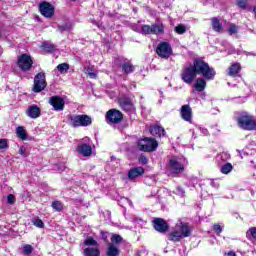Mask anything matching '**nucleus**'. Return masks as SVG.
I'll return each mask as SVG.
<instances>
[{"mask_svg": "<svg viewBox=\"0 0 256 256\" xmlns=\"http://www.w3.org/2000/svg\"><path fill=\"white\" fill-rule=\"evenodd\" d=\"M150 133L153 137H163L165 135V129L161 126H154L150 129Z\"/></svg>", "mask_w": 256, "mask_h": 256, "instance_id": "nucleus-22", "label": "nucleus"}, {"mask_svg": "<svg viewBox=\"0 0 256 256\" xmlns=\"http://www.w3.org/2000/svg\"><path fill=\"white\" fill-rule=\"evenodd\" d=\"M201 131L202 135H209V131L206 128H199Z\"/></svg>", "mask_w": 256, "mask_h": 256, "instance_id": "nucleus-49", "label": "nucleus"}, {"mask_svg": "<svg viewBox=\"0 0 256 256\" xmlns=\"http://www.w3.org/2000/svg\"><path fill=\"white\" fill-rule=\"evenodd\" d=\"M175 193H176V195L183 197V195H185V190L182 187H177L175 190Z\"/></svg>", "mask_w": 256, "mask_h": 256, "instance_id": "nucleus-41", "label": "nucleus"}, {"mask_svg": "<svg viewBox=\"0 0 256 256\" xmlns=\"http://www.w3.org/2000/svg\"><path fill=\"white\" fill-rule=\"evenodd\" d=\"M70 1H73V2H75V1H77V0H70Z\"/></svg>", "mask_w": 256, "mask_h": 256, "instance_id": "nucleus-57", "label": "nucleus"}, {"mask_svg": "<svg viewBox=\"0 0 256 256\" xmlns=\"http://www.w3.org/2000/svg\"><path fill=\"white\" fill-rule=\"evenodd\" d=\"M42 48L44 49V51H46L47 53H53V51H55V45L51 44V43H47L44 42L42 44Z\"/></svg>", "mask_w": 256, "mask_h": 256, "instance_id": "nucleus-32", "label": "nucleus"}, {"mask_svg": "<svg viewBox=\"0 0 256 256\" xmlns=\"http://www.w3.org/2000/svg\"><path fill=\"white\" fill-rule=\"evenodd\" d=\"M213 230L215 231V233H217L219 235L221 233V231H223V228H221V225L216 224L213 226Z\"/></svg>", "mask_w": 256, "mask_h": 256, "instance_id": "nucleus-46", "label": "nucleus"}, {"mask_svg": "<svg viewBox=\"0 0 256 256\" xmlns=\"http://www.w3.org/2000/svg\"><path fill=\"white\" fill-rule=\"evenodd\" d=\"M156 53L162 59H169V57H171V53H173V50L171 49V45H169V43L162 42L158 45Z\"/></svg>", "mask_w": 256, "mask_h": 256, "instance_id": "nucleus-7", "label": "nucleus"}, {"mask_svg": "<svg viewBox=\"0 0 256 256\" xmlns=\"http://www.w3.org/2000/svg\"><path fill=\"white\" fill-rule=\"evenodd\" d=\"M119 105L123 111H126L127 113H133L135 111V106L133 105V102L131 100L124 98L120 99Z\"/></svg>", "mask_w": 256, "mask_h": 256, "instance_id": "nucleus-15", "label": "nucleus"}, {"mask_svg": "<svg viewBox=\"0 0 256 256\" xmlns=\"http://www.w3.org/2000/svg\"><path fill=\"white\" fill-rule=\"evenodd\" d=\"M52 207L56 211H62L63 210V204H61V202H53Z\"/></svg>", "mask_w": 256, "mask_h": 256, "instance_id": "nucleus-37", "label": "nucleus"}, {"mask_svg": "<svg viewBox=\"0 0 256 256\" xmlns=\"http://www.w3.org/2000/svg\"><path fill=\"white\" fill-rule=\"evenodd\" d=\"M163 24H153L152 25V34L159 35V33H163Z\"/></svg>", "mask_w": 256, "mask_h": 256, "instance_id": "nucleus-29", "label": "nucleus"}, {"mask_svg": "<svg viewBox=\"0 0 256 256\" xmlns=\"http://www.w3.org/2000/svg\"><path fill=\"white\" fill-rule=\"evenodd\" d=\"M145 174V169L143 167H135L129 170L128 179H137V177H141V175Z\"/></svg>", "mask_w": 256, "mask_h": 256, "instance_id": "nucleus-16", "label": "nucleus"}, {"mask_svg": "<svg viewBox=\"0 0 256 256\" xmlns=\"http://www.w3.org/2000/svg\"><path fill=\"white\" fill-rule=\"evenodd\" d=\"M154 229L156 231H159V233H165L167 229H169V226L167 225V222L161 218H156L153 220Z\"/></svg>", "mask_w": 256, "mask_h": 256, "instance_id": "nucleus-13", "label": "nucleus"}, {"mask_svg": "<svg viewBox=\"0 0 256 256\" xmlns=\"http://www.w3.org/2000/svg\"><path fill=\"white\" fill-rule=\"evenodd\" d=\"M23 255H31L33 253V246L31 244H24L22 246Z\"/></svg>", "mask_w": 256, "mask_h": 256, "instance_id": "nucleus-31", "label": "nucleus"}, {"mask_svg": "<svg viewBox=\"0 0 256 256\" xmlns=\"http://www.w3.org/2000/svg\"><path fill=\"white\" fill-rule=\"evenodd\" d=\"M106 119L109 123H121L123 121V113L117 109H110L106 113Z\"/></svg>", "mask_w": 256, "mask_h": 256, "instance_id": "nucleus-10", "label": "nucleus"}, {"mask_svg": "<svg viewBox=\"0 0 256 256\" xmlns=\"http://www.w3.org/2000/svg\"><path fill=\"white\" fill-rule=\"evenodd\" d=\"M84 245H87L88 247H97V245H99V244L97 243V240H95L91 237H88L85 239Z\"/></svg>", "mask_w": 256, "mask_h": 256, "instance_id": "nucleus-33", "label": "nucleus"}, {"mask_svg": "<svg viewBox=\"0 0 256 256\" xmlns=\"http://www.w3.org/2000/svg\"><path fill=\"white\" fill-rule=\"evenodd\" d=\"M237 5L240 9H246L247 8V0H238Z\"/></svg>", "mask_w": 256, "mask_h": 256, "instance_id": "nucleus-40", "label": "nucleus"}, {"mask_svg": "<svg viewBox=\"0 0 256 256\" xmlns=\"http://www.w3.org/2000/svg\"><path fill=\"white\" fill-rule=\"evenodd\" d=\"M159 147V143L153 138H144L138 141V148L140 151L151 153Z\"/></svg>", "mask_w": 256, "mask_h": 256, "instance_id": "nucleus-4", "label": "nucleus"}, {"mask_svg": "<svg viewBox=\"0 0 256 256\" xmlns=\"http://www.w3.org/2000/svg\"><path fill=\"white\" fill-rule=\"evenodd\" d=\"M223 175H229L233 171V165L231 163H226L220 168Z\"/></svg>", "mask_w": 256, "mask_h": 256, "instance_id": "nucleus-28", "label": "nucleus"}, {"mask_svg": "<svg viewBox=\"0 0 256 256\" xmlns=\"http://www.w3.org/2000/svg\"><path fill=\"white\" fill-rule=\"evenodd\" d=\"M84 255L85 256H99L101 255V252L99 251V248H86L84 249Z\"/></svg>", "mask_w": 256, "mask_h": 256, "instance_id": "nucleus-26", "label": "nucleus"}, {"mask_svg": "<svg viewBox=\"0 0 256 256\" xmlns=\"http://www.w3.org/2000/svg\"><path fill=\"white\" fill-rule=\"evenodd\" d=\"M84 141H86V142L89 141V138H84Z\"/></svg>", "mask_w": 256, "mask_h": 256, "instance_id": "nucleus-55", "label": "nucleus"}, {"mask_svg": "<svg viewBox=\"0 0 256 256\" xmlns=\"http://www.w3.org/2000/svg\"><path fill=\"white\" fill-rule=\"evenodd\" d=\"M7 203H9V205H13L15 203V196L13 194L8 195Z\"/></svg>", "mask_w": 256, "mask_h": 256, "instance_id": "nucleus-42", "label": "nucleus"}, {"mask_svg": "<svg viewBox=\"0 0 256 256\" xmlns=\"http://www.w3.org/2000/svg\"><path fill=\"white\" fill-rule=\"evenodd\" d=\"M47 87V81L45 80V73H38L34 78V93H41Z\"/></svg>", "mask_w": 256, "mask_h": 256, "instance_id": "nucleus-6", "label": "nucleus"}, {"mask_svg": "<svg viewBox=\"0 0 256 256\" xmlns=\"http://www.w3.org/2000/svg\"><path fill=\"white\" fill-rule=\"evenodd\" d=\"M91 123V117H89L88 115L72 116L70 121V125L72 127H89Z\"/></svg>", "mask_w": 256, "mask_h": 256, "instance_id": "nucleus-5", "label": "nucleus"}, {"mask_svg": "<svg viewBox=\"0 0 256 256\" xmlns=\"http://www.w3.org/2000/svg\"><path fill=\"white\" fill-rule=\"evenodd\" d=\"M58 71H60L61 73H63V71H65V63H62L60 65L57 66Z\"/></svg>", "mask_w": 256, "mask_h": 256, "instance_id": "nucleus-48", "label": "nucleus"}, {"mask_svg": "<svg viewBox=\"0 0 256 256\" xmlns=\"http://www.w3.org/2000/svg\"><path fill=\"white\" fill-rule=\"evenodd\" d=\"M32 223L33 225H35V227H38L39 229H43L45 227L43 220L39 218H34Z\"/></svg>", "mask_w": 256, "mask_h": 256, "instance_id": "nucleus-35", "label": "nucleus"}, {"mask_svg": "<svg viewBox=\"0 0 256 256\" xmlns=\"http://www.w3.org/2000/svg\"><path fill=\"white\" fill-rule=\"evenodd\" d=\"M120 253L119 248L115 246V244H108V250H107V255L108 256H118Z\"/></svg>", "mask_w": 256, "mask_h": 256, "instance_id": "nucleus-25", "label": "nucleus"}, {"mask_svg": "<svg viewBox=\"0 0 256 256\" xmlns=\"http://www.w3.org/2000/svg\"><path fill=\"white\" fill-rule=\"evenodd\" d=\"M122 71L126 73V75H129V73H133V71H135V66H133L131 62H125L122 65Z\"/></svg>", "mask_w": 256, "mask_h": 256, "instance_id": "nucleus-27", "label": "nucleus"}, {"mask_svg": "<svg viewBox=\"0 0 256 256\" xmlns=\"http://www.w3.org/2000/svg\"><path fill=\"white\" fill-rule=\"evenodd\" d=\"M248 233H250L251 237L256 241V227L249 228Z\"/></svg>", "mask_w": 256, "mask_h": 256, "instance_id": "nucleus-44", "label": "nucleus"}, {"mask_svg": "<svg viewBox=\"0 0 256 256\" xmlns=\"http://www.w3.org/2000/svg\"><path fill=\"white\" fill-rule=\"evenodd\" d=\"M212 27L217 33H221L223 31V24L217 18H212Z\"/></svg>", "mask_w": 256, "mask_h": 256, "instance_id": "nucleus-24", "label": "nucleus"}, {"mask_svg": "<svg viewBox=\"0 0 256 256\" xmlns=\"http://www.w3.org/2000/svg\"><path fill=\"white\" fill-rule=\"evenodd\" d=\"M239 71H241V64L233 63L228 69V75L230 77H237Z\"/></svg>", "mask_w": 256, "mask_h": 256, "instance_id": "nucleus-20", "label": "nucleus"}, {"mask_svg": "<svg viewBox=\"0 0 256 256\" xmlns=\"http://www.w3.org/2000/svg\"><path fill=\"white\" fill-rule=\"evenodd\" d=\"M18 67L22 71H29L31 67H33V59H31V56L29 54H22L18 58Z\"/></svg>", "mask_w": 256, "mask_h": 256, "instance_id": "nucleus-8", "label": "nucleus"}, {"mask_svg": "<svg viewBox=\"0 0 256 256\" xmlns=\"http://www.w3.org/2000/svg\"><path fill=\"white\" fill-rule=\"evenodd\" d=\"M166 170L170 175H179V173H183V171H185L183 160L177 157L170 158L166 165Z\"/></svg>", "mask_w": 256, "mask_h": 256, "instance_id": "nucleus-2", "label": "nucleus"}, {"mask_svg": "<svg viewBox=\"0 0 256 256\" xmlns=\"http://www.w3.org/2000/svg\"><path fill=\"white\" fill-rule=\"evenodd\" d=\"M220 159H222V161H229L231 159V154L223 152L220 154Z\"/></svg>", "mask_w": 256, "mask_h": 256, "instance_id": "nucleus-38", "label": "nucleus"}, {"mask_svg": "<svg viewBox=\"0 0 256 256\" xmlns=\"http://www.w3.org/2000/svg\"><path fill=\"white\" fill-rule=\"evenodd\" d=\"M194 87H195L196 91L201 93V92L205 91V87H207V82H205V79H203V78H197L196 82L194 84Z\"/></svg>", "mask_w": 256, "mask_h": 256, "instance_id": "nucleus-21", "label": "nucleus"}, {"mask_svg": "<svg viewBox=\"0 0 256 256\" xmlns=\"http://www.w3.org/2000/svg\"><path fill=\"white\" fill-rule=\"evenodd\" d=\"M139 161L142 163V165H147L149 160L145 156H140Z\"/></svg>", "mask_w": 256, "mask_h": 256, "instance_id": "nucleus-47", "label": "nucleus"}, {"mask_svg": "<svg viewBox=\"0 0 256 256\" xmlns=\"http://www.w3.org/2000/svg\"><path fill=\"white\" fill-rule=\"evenodd\" d=\"M102 238L104 241H107V233L102 234Z\"/></svg>", "mask_w": 256, "mask_h": 256, "instance_id": "nucleus-52", "label": "nucleus"}, {"mask_svg": "<svg viewBox=\"0 0 256 256\" xmlns=\"http://www.w3.org/2000/svg\"><path fill=\"white\" fill-rule=\"evenodd\" d=\"M177 227L178 231H180V235H182V238L191 237L192 230L189 224H178Z\"/></svg>", "mask_w": 256, "mask_h": 256, "instance_id": "nucleus-18", "label": "nucleus"}, {"mask_svg": "<svg viewBox=\"0 0 256 256\" xmlns=\"http://www.w3.org/2000/svg\"><path fill=\"white\" fill-rule=\"evenodd\" d=\"M69 69V64H65V71H68Z\"/></svg>", "mask_w": 256, "mask_h": 256, "instance_id": "nucleus-54", "label": "nucleus"}, {"mask_svg": "<svg viewBox=\"0 0 256 256\" xmlns=\"http://www.w3.org/2000/svg\"><path fill=\"white\" fill-rule=\"evenodd\" d=\"M77 151L79 155H82V157H91V155H93V148L91 147V144H80L77 147Z\"/></svg>", "mask_w": 256, "mask_h": 256, "instance_id": "nucleus-12", "label": "nucleus"}, {"mask_svg": "<svg viewBox=\"0 0 256 256\" xmlns=\"http://www.w3.org/2000/svg\"><path fill=\"white\" fill-rule=\"evenodd\" d=\"M168 239L169 241H174L175 243L183 239V236L181 235V232L178 226H176V228L168 235Z\"/></svg>", "mask_w": 256, "mask_h": 256, "instance_id": "nucleus-19", "label": "nucleus"}, {"mask_svg": "<svg viewBox=\"0 0 256 256\" xmlns=\"http://www.w3.org/2000/svg\"><path fill=\"white\" fill-rule=\"evenodd\" d=\"M39 11L43 17L47 19H51L53 15H55V8L48 2H43L39 5Z\"/></svg>", "mask_w": 256, "mask_h": 256, "instance_id": "nucleus-9", "label": "nucleus"}, {"mask_svg": "<svg viewBox=\"0 0 256 256\" xmlns=\"http://www.w3.org/2000/svg\"><path fill=\"white\" fill-rule=\"evenodd\" d=\"M175 31L179 35H183V33H185V31H187V27H185V25L180 24V25L175 27Z\"/></svg>", "mask_w": 256, "mask_h": 256, "instance_id": "nucleus-36", "label": "nucleus"}, {"mask_svg": "<svg viewBox=\"0 0 256 256\" xmlns=\"http://www.w3.org/2000/svg\"><path fill=\"white\" fill-rule=\"evenodd\" d=\"M212 187H219V184H215L214 181L211 182Z\"/></svg>", "mask_w": 256, "mask_h": 256, "instance_id": "nucleus-53", "label": "nucleus"}, {"mask_svg": "<svg viewBox=\"0 0 256 256\" xmlns=\"http://www.w3.org/2000/svg\"><path fill=\"white\" fill-rule=\"evenodd\" d=\"M18 153H19L20 155H25V148L20 147Z\"/></svg>", "mask_w": 256, "mask_h": 256, "instance_id": "nucleus-50", "label": "nucleus"}, {"mask_svg": "<svg viewBox=\"0 0 256 256\" xmlns=\"http://www.w3.org/2000/svg\"><path fill=\"white\" fill-rule=\"evenodd\" d=\"M227 256H237V254H235V252H233V251H230V252H228Z\"/></svg>", "mask_w": 256, "mask_h": 256, "instance_id": "nucleus-51", "label": "nucleus"}, {"mask_svg": "<svg viewBox=\"0 0 256 256\" xmlns=\"http://www.w3.org/2000/svg\"><path fill=\"white\" fill-rule=\"evenodd\" d=\"M27 117H30V119H37L41 116V108L37 105H31L26 110Z\"/></svg>", "mask_w": 256, "mask_h": 256, "instance_id": "nucleus-14", "label": "nucleus"}, {"mask_svg": "<svg viewBox=\"0 0 256 256\" xmlns=\"http://www.w3.org/2000/svg\"><path fill=\"white\" fill-rule=\"evenodd\" d=\"M237 123L240 129L244 131H255L256 130V120L253 116L249 114H242L237 118Z\"/></svg>", "mask_w": 256, "mask_h": 256, "instance_id": "nucleus-3", "label": "nucleus"}, {"mask_svg": "<svg viewBox=\"0 0 256 256\" xmlns=\"http://www.w3.org/2000/svg\"><path fill=\"white\" fill-rule=\"evenodd\" d=\"M9 145L7 144V140L5 139H0V149H7Z\"/></svg>", "mask_w": 256, "mask_h": 256, "instance_id": "nucleus-43", "label": "nucleus"}, {"mask_svg": "<svg viewBox=\"0 0 256 256\" xmlns=\"http://www.w3.org/2000/svg\"><path fill=\"white\" fill-rule=\"evenodd\" d=\"M89 73H93V71L91 70V68H89Z\"/></svg>", "mask_w": 256, "mask_h": 256, "instance_id": "nucleus-56", "label": "nucleus"}, {"mask_svg": "<svg viewBox=\"0 0 256 256\" xmlns=\"http://www.w3.org/2000/svg\"><path fill=\"white\" fill-rule=\"evenodd\" d=\"M85 73L89 75L90 79H96L97 78V73L95 72H89V68L86 69Z\"/></svg>", "mask_w": 256, "mask_h": 256, "instance_id": "nucleus-45", "label": "nucleus"}, {"mask_svg": "<svg viewBox=\"0 0 256 256\" xmlns=\"http://www.w3.org/2000/svg\"><path fill=\"white\" fill-rule=\"evenodd\" d=\"M180 113H181V117H182V119H184V121H191L192 115H193V111L191 110V106L183 105L181 107Z\"/></svg>", "mask_w": 256, "mask_h": 256, "instance_id": "nucleus-17", "label": "nucleus"}, {"mask_svg": "<svg viewBox=\"0 0 256 256\" xmlns=\"http://www.w3.org/2000/svg\"><path fill=\"white\" fill-rule=\"evenodd\" d=\"M142 33L144 35H151V34H153V25H143L142 26Z\"/></svg>", "mask_w": 256, "mask_h": 256, "instance_id": "nucleus-34", "label": "nucleus"}, {"mask_svg": "<svg viewBox=\"0 0 256 256\" xmlns=\"http://www.w3.org/2000/svg\"><path fill=\"white\" fill-rule=\"evenodd\" d=\"M228 32L229 35H237V26L235 24L230 25Z\"/></svg>", "mask_w": 256, "mask_h": 256, "instance_id": "nucleus-39", "label": "nucleus"}, {"mask_svg": "<svg viewBox=\"0 0 256 256\" xmlns=\"http://www.w3.org/2000/svg\"><path fill=\"white\" fill-rule=\"evenodd\" d=\"M110 239L112 245H119V243L123 242V237H121V235L118 234H112Z\"/></svg>", "mask_w": 256, "mask_h": 256, "instance_id": "nucleus-30", "label": "nucleus"}, {"mask_svg": "<svg viewBox=\"0 0 256 256\" xmlns=\"http://www.w3.org/2000/svg\"><path fill=\"white\" fill-rule=\"evenodd\" d=\"M49 104L53 107L54 111H63L65 100L59 96H52L49 99Z\"/></svg>", "mask_w": 256, "mask_h": 256, "instance_id": "nucleus-11", "label": "nucleus"}, {"mask_svg": "<svg viewBox=\"0 0 256 256\" xmlns=\"http://www.w3.org/2000/svg\"><path fill=\"white\" fill-rule=\"evenodd\" d=\"M16 135L19 139L22 141H27V130H25V127L23 126H18L16 128Z\"/></svg>", "mask_w": 256, "mask_h": 256, "instance_id": "nucleus-23", "label": "nucleus"}, {"mask_svg": "<svg viewBox=\"0 0 256 256\" xmlns=\"http://www.w3.org/2000/svg\"><path fill=\"white\" fill-rule=\"evenodd\" d=\"M197 75H203L205 79L211 81L215 78V70L207 64V62L198 59L194 61L193 66H188L184 68V71L181 74V79L187 85H191L195 81Z\"/></svg>", "mask_w": 256, "mask_h": 256, "instance_id": "nucleus-1", "label": "nucleus"}]
</instances>
